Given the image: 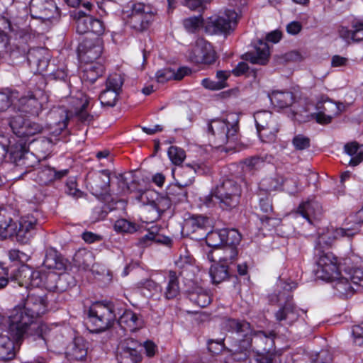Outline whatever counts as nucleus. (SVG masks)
Segmentation results:
<instances>
[{
	"label": "nucleus",
	"instance_id": "nucleus-1",
	"mask_svg": "<svg viewBox=\"0 0 363 363\" xmlns=\"http://www.w3.org/2000/svg\"><path fill=\"white\" fill-rule=\"evenodd\" d=\"M48 311V300L45 295L29 292L23 306H16L9 315V333L18 342L25 337H33L34 340L43 339L49 331L48 326L38 323V318Z\"/></svg>",
	"mask_w": 363,
	"mask_h": 363
},
{
	"label": "nucleus",
	"instance_id": "nucleus-2",
	"mask_svg": "<svg viewBox=\"0 0 363 363\" xmlns=\"http://www.w3.org/2000/svg\"><path fill=\"white\" fill-rule=\"evenodd\" d=\"M226 327L235 336L242 337V347L244 350L252 348L255 352L276 350L275 335L273 333L267 335L263 331H254L248 322L235 319H229Z\"/></svg>",
	"mask_w": 363,
	"mask_h": 363
},
{
	"label": "nucleus",
	"instance_id": "nucleus-3",
	"mask_svg": "<svg viewBox=\"0 0 363 363\" xmlns=\"http://www.w3.org/2000/svg\"><path fill=\"white\" fill-rule=\"evenodd\" d=\"M12 213L0 209V235L4 238L16 236L21 243H27L40 225V213L35 211L21 216L18 223L13 222Z\"/></svg>",
	"mask_w": 363,
	"mask_h": 363
},
{
	"label": "nucleus",
	"instance_id": "nucleus-4",
	"mask_svg": "<svg viewBox=\"0 0 363 363\" xmlns=\"http://www.w3.org/2000/svg\"><path fill=\"white\" fill-rule=\"evenodd\" d=\"M208 130L218 147L228 145V148H233L238 140V116L229 114L225 119L213 120L208 123Z\"/></svg>",
	"mask_w": 363,
	"mask_h": 363
},
{
	"label": "nucleus",
	"instance_id": "nucleus-5",
	"mask_svg": "<svg viewBox=\"0 0 363 363\" xmlns=\"http://www.w3.org/2000/svg\"><path fill=\"white\" fill-rule=\"evenodd\" d=\"M88 322L93 331L100 333L111 328L116 319L111 304L102 302L94 303L88 310Z\"/></svg>",
	"mask_w": 363,
	"mask_h": 363
},
{
	"label": "nucleus",
	"instance_id": "nucleus-6",
	"mask_svg": "<svg viewBox=\"0 0 363 363\" xmlns=\"http://www.w3.org/2000/svg\"><path fill=\"white\" fill-rule=\"evenodd\" d=\"M216 189L218 208L230 211L238 207L242 191L240 183L233 179H227L218 185Z\"/></svg>",
	"mask_w": 363,
	"mask_h": 363
},
{
	"label": "nucleus",
	"instance_id": "nucleus-7",
	"mask_svg": "<svg viewBox=\"0 0 363 363\" xmlns=\"http://www.w3.org/2000/svg\"><path fill=\"white\" fill-rule=\"evenodd\" d=\"M254 118L258 136L262 142L274 143L280 129V124L275 116L269 111H258Z\"/></svg>",
	"mask_w": 363,
	"mask_h": 363
},
{
	"label": "nucleus",
	"instance_id": "nucleus-8",
	"mask_svg": "<svg viewBox=\"0 0 363 363\" xmlns=\"http://www.w3.org/2000/svg\"><path fill=\"white\" fill-rule=\"evenodd\" d=\"M157 10L150 4L136 3L127 16L126 23L133 30L143 32L147 30L155 19Z\"/></svg>",
	"mask_w": 363,
	"mask_h": 363
},
{
	"label": "nucleus",
	"instance_id": "nucleus-9",
	"mask_svg": "<svg viewBox=\"0 0 363 363\" xmlns=\"http://www.w3.org/2000/svg\"><path fill=\"white\" fill-rule=\"evenodd\" d=\"M10 158L16 167L25 169L24 173L30 172L39 162L37 157L29 151L27 142L23 140H16L11 145Z\"/></svg>",
	"mask_w": 363,
	"mask_h": 363
},
{
	"label": "nucleus",
	"instance_id": "nucleus-10",
	"mask_svg": "<svg viewBox=\"0 0 363 363\" xmlns=\"http://www.w3.org/2000/svg\"><path fill=\"white\" fill-rule=\"evenodd\" d=\"M238 13L233 9H226L222 15L210 17L206 25V31L210 34L229 33L237 23Z\"/></svg>",
	"mask_w": 363,
	"mask_h": 363
},
{
	"label": "nucleus",
	"instance_id": "nucleus-11",
	"mask_svg": "<svg viewBox=\"0 0 363 363\" xmlns=\"http://www.w3.org/2000/svg\"><path fill=\"white\" fill-rule=\"evenodd\" d=\"M9 125L13 133L18 138L27 142V145L35 142L34 139L30 140L32 136L40 133L43 128L35 122L25 119L21 116H15L11 118Z\"/></svg>",
	"mask_w": 363,
	"mask_h": 363
},
{
	"label": "nucleus",
	"instance_id": "nucleus-12",
	"mask_svg": "<svg viewBox=\"0 0 363 363\" xmlns=\"http://www.w3.org/2000/svg\"><path fill=\"white\" fill-rule=\"evenodd\" d=\"M341 261L331 252L319 250V279L332 282L340 275Z\"/></svg>",
	"mask_w": 363,
	"mask_h": 363
},
{
	"label": "nucleus",
	"instance_id": "nucleus-13",
	"mask_svg": "<svg viewBox=\"0 0 363 363\" xmlns=\"http://www.w3.org/2000/svg\"><path fill=\"white\" fill-rule=\"evenodd\" d=\"M41 279L40 272L26 264L21 265L10 276L11 282L17 284L19 286L25 287L26 289H28L29 287L39 286Z\"/></svg>",
	"mask_w": 363,
	"mask_h": 363
},
{
	"label": "nucleus",
	"instance_id": "nucleus-14",
	"mask_svg": "<svg viewBox=\"0 0 363 363\" xmlns=\"http://www.w3.org/2000/svg\"><path fill=\"white\" fill-rule=\"evenodd\" d=\"M86 186L96 197L104 196L109 193L110 172L108 169L89 173L87 176Z\"/></svg>",
	"mask_w": 363,
	"mask_h": 363
},
{
	"label": "nucleus",
	"instance_id": "nucleus-15",
	"mask_svg": "<svg viewBox=\"0 0 363 363\" xmlns=\"http://www.w3.org/2000/svg\"><path fill=\"white\" fill-rule=\"evenodd\" d=\"M142 345L133 338H127L119 345L117 356L119 363H139L143 357L140 353Z\"/></svg>",
	"mask_w": 363,
	"mask_h": 363
},
{
	"label": "nucleus",
	"instance_id": "nucleus-16",
	"mask_svg": "<svg viewBox=\"0 0 363 363\" xmlns=\"http://www.w3.org/2000/svg\"><path fill=\"white\" fill-rule=\"evenodd\" d=\"M189 60L196 64L211 65L216 61L212 45L203 38L198 39L189 54Z\"/></svg>",
	"mask_w": 363,
	"mask_h": 363
},
{
	"label": "nucleus",
	"instance_id": "nucleus-17",
	"mask_svg": "<svg viewBox=\"0 0 363 363\" xmlns=\"http://www.w3.org/2000/svg\"><path fill=\"white\" fill-rule=\"evenodd\" d=\"M359 231L363 233V221L355 224L354 228H326V232L319 231V247L322 245L325 246H330L334 240L340 238H351L354 235L357 234Z\"/></svg>",
	"mask_w": 363,
	"mask_h": 363
},
{
	"label": "nucleus",
	"instance_id": "nucleus-18",
	"mask_svg": "<svg viewBox=\"0 0 363 363\" xmlns=\"http://www.w3.org/2000/svg\"><path fill=\"white\" fill-rule=\"evenodd\" d=\"M31 16L34 18L43 21H57L60 13L53 0H40L33 4L30 8Z\"/></svg>",
	"mask_w": 363,
	"mask_h": 363
},
{
	"label": "nucleus",
	"instance_id": "nucleus-19",
	"mask_svg": "<svg viewBox=\"0 0 363 363\" xmlns=\"http://www.w3.org/2000/svg\"><path fill=\"white\" fill-rule=\"evenodd\" d=\"M41 98H38L36 94H30L28 96H20L17 98L16 107L23 112L30 113L33 116H38L43 110V103L46 101L43 94Z\"/></svg>",
	"mask_w": 363,
	"mask_h": 363
},
{
	"label": "nucleus",
	"instance_id": "nucleus-20",
	"mask_svg": "<svg viewBox=\"0 0 363 363\" xmlns=\"http://www.w3.org/2000/svg\"><path fill=\"white\" fill-rule=\"evenodd\" d=\"M48 128L52 136H59L67 126L69 116L65 108L59 107L52 110L49 114Z\"/></svg>",
	"mask_w": 363,
	"mask_h": 363
},
{
	"label": "nucleus",
	"instance_id": "nucleus-21",
	"mask_svg": "<svg viewBox=\"0 0 363 363\" xmlns=\"http://www.w3.org/2000/svg\"><path fill=\"white\" fill-rule=\"evenodd\" d=\"M27 60L33 72L40 74L45 72L48 67L50 55L47 49L32 48L28 52Z\"/></svg>",
	"mask_w": 363,
	"mask_h": 363
},
{
	"label": "nucleus",
	"instance_id": "nucleus-22",
	"mask_svg": "<svg viewBox=\"0 0 363 363\" xmlns=\"http://www.w3.org/2000/svg\"><path fill=\"white\" fill-rule=\"evenodd\" d=\"M211 223L207 217L202 216H193L188 218L184 225L188 233H197L196 239H203L206 233L209 230Z\"/></svg>",
	"mask_w": 363,
	"mask_h": 363
},
{
	"label": "nucleus",
	"instance_id": "nucleus-23",
	"mask_svg": "<svg viewBox=\"0 0 363 363\" xmlns=\"http://www.w3.org/2000/svg\"><path fill=\"white\" fill-rule=\"evenodd\" d=\"M339 113L337 104L323 94H319V124H328Z\"/></svg>",
	"mask_w": 363,
	"mask_h": 363
},
{
	"label": "nucleus",
	"instance_id": "nucleus-24",
	"mask_svg": "<svg viewBox=\"0 0 363 363\" xmlns=\"http://www.w3.org/2000/svg\"><path fill=\"white\" fill-rule=\"evenodd\" d=\"M118 324L124 330L134 332L143 327L144 321L141 315L127 309L120 315Z\"/></svg>",
	"mask_w": 363,
	"mask_h": 363
},
{
	"label": "nucleus",
	"instance_id": "nucleus-25",
	"mask_svg": "<svg viewBox=\"0 0 363 363\" xmlns=\"http://www.w3.org/2000/svg\"><path fill=\"white\" fill-rule=\"evenodd\" d=\"M343 152L349 157L346 164L350 167H354L358 166L363 162V145L356 141L349 142L345 144Z\"/></svg>",
	"mask_w": 363,
	"mask_h": 363
},
{
	"label": "nucleus",
	"instance_id": "nucleus-26",
	"mask_svg": "<svg viewBox=\"0 0 363 363\" xmlns=\"http://www.w3.org/2000/svg\"><path fill=\"white\" fill-rule=\"evenodd\" d=\"M269 48L266 42L259 40L255 46V52L245 54V60L252 64L265 65L268 62Z\"/></svg>",
	"mask_w": 363,
	"mask_h": 363
},
{
	"label": "nucleus",
	"instance_id": "nucleus-27",
	"mask_svg": "<svg viewBox=\"0 0 363 363\" xmlns=\"http://www.w3.org/2000/svg\"><path fill=\"white\" fill-rule=\"evenodd\" d=\"M82 52H83L84 58L87 61L94 62V60L98 59L102 53V45L99 38L95 40H84L79 46Z\"/></svg>",
	"mask_w": 363,
	"mask_h": 363
},
{
	"label": "nucleus",
	"instance_id": "nucleus-28",
	"mask_svg": "<svg viewBox=\"0 0 363 363\" xmlns=\"http://www.w3.org/2000/svg\"><path fill=\"white\" fill-rule=\"evenodd\" d=\"M268 97L275 106L280 108L289 107L295 101L294 93L286 90H273L268 93Z\"/></svg>",
	"mask_w": 363,
	"mask_h": 363
},
{
	"label": "nucleus",
	"instance_id": "nucleus-29",
	"mask_svg": "<svg viewBox=\"0 0 363 363\" xmlns=\"http://www.w3.org/2000/svg\"><path fill=\"white\" fill-rule=\"evenodd\" d=\"M352 30L345 26H340L339 35L345 41L349 43L350 40L359 42L363 40V22L360 21H354L352 24Z\"/></svg>",
	"mask_w": 363,
	"mask_h": 363
},
{
	"label": "nucleus",
	"instance_id": "nucleus-30",
	"mask_svg": "<svg viewBox=\"0 0 363 363\" xmlns=\"http://www.w3.org/2000/svg\"><path fill=\"white\" fill-rule=\"evenodd\" d=\"M43 265L48 269L63 271L66 269L67 261L57 250L50 248L46 252Z\"/></svg>",
	"mask_w": 363,
	"mask_h": 363
},
{
	"label": "nucleus",
	"instance_id": "nucleus-31",
	"mask_svg": "<svg viewBox=\"0 0 363 363\" xmlns=\"http://www.w3.org/2000/svg\"><path fill=\"white\" fill-rule=\"evenodd\" d=\"M331 283H333V287L335 290V294L342 298L351 297L357 290L352 285V282L347 278L340 277L335 279Z\"/></svg>",
	"mask_w": 363,
	"mask_h": 363
},
{
	"label": "nucleus",
	"instance_id": "nucleus-32",
	"mask_svg": "<svg viewBox=\"0 0 363 363\" xmlns=\"http://www.w3.org/2000/svg\"><path fill=\"white\" fill-rule=\"evenodd\" d=\"M67 172V169L57 172L53 168L45 166L38 169L35 179L40 185H47L55 179H60L65 176Z\"/></svg>",
	"mask_w": 363,
	"mask_h": 363
},
{
	"label": "nucleus",
	"instance_id": "nucleus-33",
	"mask_svg": "<svg viewBox=\"0 0 363 363\" xmlns=\"http://www.w3.org/2000/svg\"><path fill=\"white\" fill-rule=\"evenodd\" d=\"M104 71V66L97 62L86 63L83 68L81 78L83 82L94 83Z\"/></svg>",
	"mask_w": 363,
	"mask_h": 363
},
{
	"label": "nucleus",
	"instance_id": "nucleus-34",
	"mask_svg": "<svg viewBox=\"0 0 363 363\" xmlns=\"http://www.w3.org/2000/svg\"><path fill=\"white\" fill-rule=\"evenodd\" d=\"M236 339L235 344L230 350L232 353L228 357V363H247L248 362V350H244L242 347V337H235Z\"/></svg>",
	"mask_w": 363,
	"mask_h": 363
},
{
	"label": "nucleus",
	"instance_id": "nucleus-35",
	"mask_svg": "<svg viewBox=\"0 0 363 363\" xmlns=\"http://www.w3.org/2000/svg\"><path fill=\"white\" fill-rule=\"evenodd\" d=\"M182 272H179V274L174 271H169L168 272V281L167 285L165 288L164 295L167 299H173L176 298L180 292L179 276H181Z\"/></svg>",
	"mask_w": 363,
	"mask_h": 363
},
{
	"label": "nucleus",
	"instance_id": "nucleus-36",
	"mask_svg": "<svg viewBox=\"0 0 363 363\" xmlns=\"http://www.w3.org/2000/svg\"><path fill=\"white\" fill-rule=\"evenodd\" d=\"M215 255L218 258V262L228 265L233 263L238 257V247L223 245L215 250Z\"/></svg>",
	"mask_w": 363,
	"mask_h": 363
},
{
	"label": "nucleus",
	"instance_id": "nucleus-37",
	"mask_svg": "<svg viewBox=\"0 0 363 363\" xmlns=\"http://www.w3.org/2000/svg\"><path fill=\"white\" fill-rule=\"evenodd\" d=\"M67 354L72 361H82L87 354V350L84 341L77 338L74 340L69 347Z\"/></svg>",
	"mask_w": 363,
	"mask_h": 363
},
{
	"label": "nucleus",
	"instance_id": "nucleus-38",
	"mask_svg": "<svg viewBox=\"0 0 363 363\" xmlns=\"http://www.w3.org/2000/svg\"><path fill=\"white\" fill-rule=\"evenodd\" d=\"M185 188L177 182L172 184L167 189L166 196L174 203L182 202L187 198V191Z\"/></svg>",
	"mask_w": 363,
	"mask_h": 363
},
{
	"label": "nucleus",
	"instance_id": "nucleus-39",
	"mask_svg": "<svg viewBox=\"0 0 363 363\" xmlns=\"http://www.w3.org/2000/svg\"><path fill=\"white\" fill-rule=\"evenodd\" d=\"M189 300L201 308L207 306L211 301L208 294L201 288H195L189 292Z\"/></svg>",
	"mask_w": 363,
	"mask_h": 363
},
{
	"label": "nucleus",
	"instance_id": "nucleus-40",
	"mask_svg": "<svg viewBox=\"0 0 363 363\" xmlns=\"http://www.w3.org/2000/svg\"><path fill=\"white\" fill-rule=\"evenodd\" d=\"M298 314L295 306L291 303H286L282 308L275 313L277 321L288 320L292 323L297 320Z\"/></svg>",
	"mask_w": 363,
	"mask_h": 363
},
{
	"label": "nucleus",
	"instance_id": "nucleus-41",
	"mask_svg": "<svg viewBox=\"0 0 363 363\" xmlns=\"http://www.w3.org/2000/svg\"><path fill=\"white\" fill-rule=\"evenodd\" d=\"M14 357L13 342L9 337L0 335V359L10 360Z\"/></svg>",
	"mask_w": 363,
	"mask_h": 363
},
{
	"label": "nucleus",
	"instance_id": "nucleus-42",
	"mask_svg": "<svg viewBox=\"0 0 363 363\" xmlns=\"http://www.w3.org/2000/svg\"><path fill=\"white\" fill-rule=\"evenodd\" d=\"M174 203L167 196L159 197L154 205L150 207L148 212L155 214L154 220L158 219L161 214L170 208Z\"/></svg>",
	"mask_w": 363,
	"mask_h": 363
},
{
	"label": "nucleus",
	"instance_id": "nucleus-43",
	"mask_svg": "<svg viewBox=\"0 0 363 363\" xmlns=\"http://www.w3.org/2000/svg\"><path fill=\"white\" fill-rule=\"evenodd\" d=\"M18 96V91L16 90L0 91V111L7 110L11 105L16 108Z\"/></svg>",
	"mask_w": 363,
	"mask_h": 363
},
{
	"label": "nucleus",
	"instance_id": "nucleus-44",
	"mask_svg": "<svg viewBox=\"0 0 363 363\" xmlns=\"http://www.w3.org/2000/svg\"><path fill=\"white\" fill-rule=\"evenodd\" d=\"M196 167L191 164H186L182 168L179 179L177 183L184 187L191 185L194 181V174L196 173Z\"/></svg>",
	"mask_w": 363,
	"mask_h": 363
},
{
	"label": "nucleus",
	"instance_id": "nucleus-45",
	"mask_svg": "<svg viewBox=\"0 0 363 363\" xmlns=\"http://www.w3.org/2000/svg\"><path fill=\"white\" fill-rule=\"evenodd\" d=\"M210 275L213 284H219L228 278V265L221 264L213 265L210 269Z\"/></svg>",
	"mask_w": 363,
	"mask_h": 363
},
{
	"label": "nucleus",
	"instance_id": "nucleus-46",
	"mask_svg": "<svg viewBox=\"0 0 363 363\" xmlns=\"http://www.w3.org/2000/svg\"><path fill=\"white\" fill-rule=\"evenodd\" d=\"M223 245L238 247L241 241V235L235 229H222Z\"/></svg>",
	"mask_w": 363,
	"mask_h": 363
},
{
	"label": "nucleus",
	"instance_id": "nucleus-47",
	"mask_svg": "<svg viewBox=\"0 0 363 363\" xmlns=\"http://www.w3.org/2000/svg\"><path fill=\"white\" fill-rule=\"evenodd\" d=\"M206 244L213 248L217 249L223 245L222 229L215 231H207L204 235Z\"/></svg>",
	"mask_w": 363,
	"mask_h": 363
},
{
	"label": "nucleus",
	"instance_id": "nucleus-48",
	"mask_svg": "<svg viewBox=\"0 0 363 363\" xmlns=\"http://www.w3.org/2000/svg\"><path fill=\"white\" fill-rule=\"evenodd\" d=\"M297 213L305 218L311 224L315 220V211L313 203L306 201L301 203L297 209Z\"/></svg>",
	"mask_w": 363,
	"mask_h": 363
},
{
	"label": "nucleus",
	"instance_id": "nucleus-49",
	"mask_svg": "<svg viewBox=\"0 0 363 363\" xmlns=\"http://www.w3.org/2000/svg\"><path fill=\"white\" fill-rule=\"evenodd\" d=\"M74 259L79 266L88 268L94 263V255L88 250H79L75 254Z\"/></svg>",
	"mask_w": 363,
	"mask_h": 363
},
{
	"label": "nucleus",
	"instance_id": "nucleus-50",
	"mask_svg": "<svg viewBox=\"0 0 363 363\" xmlns=\"http://www.w3.org/2000/svg\"><path fill=\"white\" fill-rule=\"evenodd\" d=\"M91 16L85 15L82 11H79V17L76 21V30L79 34L90 32Z\"/></svg>",
	"mask_w": 363,
	"mask_h": 363
},
{
	"label": "nucleus",
	"instance_id": "nucleus-51",
	"mask_svg": "<svg viewBox=\"0 0 363 363\" xmlns=\"http://www.w3.org/2000/svg\"><path fill=\"white\" fill-rule=\"evenodd\" d=\"M119 93L116 91L105 89L104 90L100 96L99 100L102 106L113 107L116 105Z\"/></svg>",
	"mask_w": 363,
	"mask_h": 363
},
{
	"label": "nucleus",
	"instance_id": "nucleus-52",
	"mask_svg": "<svg viewBox=\"0 0 363 363\" xmlns=\"http://www.w3.org/2000/svg\"><path fill=\"white\" fill-rule=\"evenodd\" d=\"M167 154L172 162L175 165H180L186 158L185 151L177 146H171Z\"/></svg>",
	"mask_w": 363,
	"mask_h": 363
},
{
	"label": "nucleus",
	"instance_id": "nucleus-53",
	"mask_svg": "<svg viewBox=\"0 0 363 363\" xmlns=\"http://www.w3.org/2000/svg\"><path fill=\"white\" fill-rule=\"evenodd\" d=\"M183 26L189 33H196L203 26V19L201 16H193L184 19Z\"/></svg>",
	"mask_w": 363,
	"mask_h": 363
},
{
	"label": "nucleus",
	"instance_id": "nucleus-54",
	"mask_svg": "<svg viewBox=\"0 0 363 363\" xmlns=\"http://www.w3.org/2000/svg\"><path fill=\"white\" fill-rule=\"evenodd\" d=\"M267 157H261L258 156L247 158L244 161V165L246 170L254 171L261 169L264 166Z\"/></svg>",
	"mask_w": 363,
	"mask_h": 363
},
{
	"label": "nucleus",
	"instance_id": "nucleus-55",
	"mask_svg": "<svg viewBox=\"0 0 363 363\" xmlns=\"http://www.w3.org/2000/svg\"><path fill=\"white\" fill-rule=\"evenodd\" d=\"M123 84V79L118 74H113L109 75L106 82V89L108 90L116 91L120 94L121 87Z\"/></svg>",
	"mask_w": 363,
	"mask_h": 363
},
{
	"label": "nucleus",
	"instance_id": "nucleus-56",
	"mask_svg": "<svg viewBox=\"0 0 363 363\" xmlns=\"http://www.w3.org/2000/svg\"><path fill=\"white\" fill-rule=\"evenodd\" d=\"M83 104L79 111H77V116L79 120L82 123H89L93 120V116L86 111V108L89 104L90 97L83 95L82 97Z\"/></svg>",
	"mask_w": 363,
	"mask_h": 363
},
{
	"label": "nucleus",
	"instance_id": "nucleus-57",
	"mask_svg": "<svg viewBox=\"0 0 363 363\" xmlns=\"http://www.w3.org/2000/svg\"><path fill=\"white\" fill-rule=\"evenodd\" d=\"M114 230L118 233H133L137 230L135 224L125 219H118L114 224Z\"/></svg>",
	"mask_w": 363,
	"mask_h": 363
},
{
	"label": "nucleus",
	"instance_id": "nucleus-58",
	"mask_svg": "<svg viewBox=\"0 0 363 363\" xmlns=\"http://www.w3.org/2000/svg\"><path fill=\"white\" fill-rule=\"evenodd\" d=\"M347 274L353 285L363 288V270L361 268L354 267L350 269Z\"/></svg>",
	"mask_w": 363,
	"mask_h": 363
},
{
	"label": "nucleus",
	"instance_id": "nucleus-59",
	"mask_svg": "<svg viewBox=\"0 0 363 363\" xmlns=\"http://www.w3.org/2000/svg\"><path fill=\"white\" fill-rule=\"evenodd\" d=\"M277 355V352L276 350L256 352L255 360L256 363H274Z\"/></svg>",
	"mask_w": 363,
	"mask_h": 363
},
{
	"label": "nucleus",
	"instance_id": "nucleus-60",
	"mask_svg": "<svg viewBox=\"0 0 363 363\" xmlns=\"http://www.w3.org/2000/svg\"><path fill=\"white\" fill-rule=\"evenodd\" d=\"M155 77L157 82L164 83L169 80L173 79L174 77V70L171 68L160 69L157 72Z\"/></svg>",
	"mask_w": 363,
	"mask_h": 363
},
{
	"label": "nucleus",
	"instance_id": "nucleus-61",
	"mask_svg": "<svg viewBox=\"0 0 363 363\" xmlns=\"http://www.w3.org/2000/svg\"><path fill=\"white\" fill-rule=\"evenodd\" d=\"M202 86L211 91L220 90L227 86L226 82H216L208 78H205L201 81Z\"/></svg>",
	"mask_w": 363,
	"mask_h": 363
},
{
	"label": "nucleus",
	"instance_id": "nucleus-62",
	"mask_svg": "<svg viewBox=\"0 0 363 363\" xmlns=\"http://www.w3.org/2000/svg\"><path fill=\"white\" fill-rule=\"evenodd\" d=\"M294 147L298 150H303L310 146V139L303 135H297L292 140Z\"/></svg>",
	"mask_w": 363,
	"mask_h": 363
},
{
	"label": "nucleus",
	"instance_id": "nucleus-63",
	"mask_svg": "<svg viewBox=\"0 0 363 363\" xmlns=\"http://www.w3.org/2000/svg\"><path fill=\"white\" fill-rule=\"evenodd\" d=\"M352 335L355 345L359 346L363 345V323L352 327Z\"/></svg>",
	"mask_w": 363,
	"mask_h": 363
},
{
	"label": "nucleus",
	"instance_id": "nucleus-64",
	"mask_svg": "<svg viewBox=\"0 0 363 363\" xmlns=\"http://www.w3.org/2000/svg\"><path fill=\"white\" fill-rule=\"evenodd\" d=\"M333 354L331 348L327 347L319 351V363H331Z\"/></svg>",
	"mask_w": 363,
	"mask_h": 363
}]
</instances>
